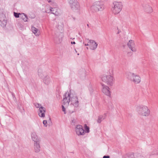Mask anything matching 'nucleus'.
Masks as SVG:
<instances>
[{"instance_id": "f257e3e1", "label": "nucleus", "mask_w": 158, "mask_h": 158, "mask_svg": "<svg viewBox=\"0 0 158 158\" xmlns=\"http://www.w3.org/2000/svg\"><path fill=\"white\" fill-rule=\"evenodd\" d=\"M64 98L63 100V103L64 105H68L69 104L70 101L71 102L70 105L71 107H74L73 110L69 109V112L71 114L73 112H75L76 111V108L78 107L79 102L77 96L76 95H71L69 94V92H66L65 94L64 95Z\"/></svg>"}, {"instance_id": "6e6552de", "label": "nucleus", "mask_w": 158, "mask_h": 158, "mask_svg": "<svg viewBox=\"0 0 158 158\" xmlns=\"http://www.w3.org/2000/svg\"><path fill=\"white\" fill-rule=\"evenodd\" d=\"M75 131L76 134L78 135H84L85 134V131L83 128L82 126L80 125H78L76 126Z\"/></svg>"}, {"instance_id": "4c0bfd02", "label": "nucleus", "mask_w": 158, "mask_h": 158, "mask_svg": "<svg viewBox=\"0 0 158 158\" xmlns=\"http://www.w3.org/2000/svg\"><path fill=\"white\" fill-rule=\"evenodd\" d=\"M85 46H88L89 45L88 44H85Z\"/></svg>"}, {"instance_id": "20e7f679", "label": "nucleus", "mask_w": 158, "mask_h": 158, "mask_svg": "<svg viewBox=\"0 0 158 158\" xmlns=\"http://www.w3.org/2000/svg\"><path fill=\"white\" fill-rule=\"evenodd\" d=\"M72 10L74 12H79L80 7L79 2L76 0H68Z\"/></svg>"}, {"instance_id": "393cba45", "label": "nucleus", "mask_w": 158, "mask_h": 158, "mask_svg": "<svg viewBox=\"0 0 158 158\" xmlns=\"http://www.w3.org/2000/svg\"><path fill=\"white\" fill-rule=\"evenodd\" d=\"M14 16L16 18H19V17H20V16L21 15V14H20V13H16L14 12Z\"/></svg>"}, {"instance_id": "dca6fc26", "label": "nucleus", "mask_w": 158, "mask_h": 158, "mask_svg": "<svg viewBox=\"0 0 158 158\" xmlns=\"http://www.w3.org/2000/svg\"><path fill=\"white\" fill-rule=\"evenodd\" d=\"M46 111L45 108L41 106L39 109L38 114L40 117H45V113Z\"/></svg>"}, {"instance_id": "9d476101", "label": "nucleus", "mask_w": 158, "mask_h": 158, "mask_svg": "<svg viewBox=\"0 0 158 158\" xmlns=\"http://www.w3.org/2000/svg\"><path fill=\"white\" fill-rule=\"evenodd\" d=\"M143 7L145 11L147 13H151L152 12V9L148 3L145 2L143 4Z\"/></svg>"}, {"instance_id": "aec40b11", "label": "nucleus", "mask_w": 158, "mask_h": 158, "mask_svg": "<svg viewBox=\"0 0 158 158\" xmlns=\"http://www.w3.org/2000/svg\"><path fill=\"white\" fill-rule=\"evenodd\" d=\"M31 29L33 32L36 36L40 35V32L39 30L33 26H32Z\"/></svg>"}, {"instance_id": "58836bf2", "label": "nucleus", "mask_w": 158, "mask_h": 158, "mask_svg": "<svg viewBox=\"0 0 158 158\" xmlns=\"http://www.w3.org/2000/svg\"><path fill=\"white\" fill-rule=\"evenodd\" d=\"M87 26L88 27H89V24H87Z\"/></svg>"}, {"instance_id": "e433bc0d", "label": "nucleus", "mask_w": 158, "mask_h": 158, "mask_svg": "<svg viewBox=\"0 0 158 158\" xmlns=\"http://www.w3.org/2000/svg\"><path fill=\"white\" fill-rule=\"evenodd\" d=\"M71 43H72V44H76L75 42L74 41H73V42H72Z\"/></svg>"}, {"instance_id": "ea45409f", "label": "nucleus", "mask_w": 158, "mask_h": 158, "mask_svg": "<svg viewBox=\"0 0 158 158\" xmlns=\"http://www.w3.org/2000/svg\"><path fill=\"white\" fill-rule=\"evenodd\" d=\"M119 33V32H118L117 34H118Z\"/></svg>"}, {"instance_id": "0eeeda50", "label": "nucleus", "mask_w": 158, "mask_h": 158, "mask_svg": "<svg viewBox=\"0 0 158 158\" xmlns=\"http://www.w3.org/2000/svg\"><path fill=\"white\" fill-rule=\"evenodd\" d=\"M128 78L135 84H138L141 81L140 77L134 73H130L128 75Z\"/></svg>"}, {"instance_id": "1a4fd4ad", "label": "nucleus", "mask_w": 158, "mask_h": 158, "mask_svg": "<svg viewBox=\"0 0 158 158\" xmlns=\"http://www.w3.org/2000/svg\"><path fill=\"white\" fill-rule=\"evenodd\" d=\"M55 37L54 38V41L56 44L60 43L63 38V35L61 33H57L55 34Z\"/></svg>"}, {"instance_id": "5701e85b", "label": "nucleus", "mask_w": 158, "mask_h": 158, "mask_svg": "<svg viewBox=\"0 0 158 158\" xmlns=\"http://www.w3.org/2000/svg\"><path fill=\"white\" fill-rule=\"evenodd\" d=\"M135 158H144L143 156L139 153L135 154Z\"/></svg>"}, {"instance_id": "c756f323", "label": "nucleus", "mask_w": 158, "mask_h": 158, "mask_svg": "<svg viewBox=\"0 0 158 158\" xmlns=\"http://www.w3.org/2000/svg\"><path fill=\"white\" fill-rule=\"evenodd\" d=\"M27 19L28 18L27 17V16L26 17V18H23V19L24 21L26 22L27 21Z\"/></svg>"}, {"instance_id": "b1692460", "label": "nucleus", "mask_w": 158, "mask_h": 158, "mask_svg": "<svg viewBox=\"0 0 158 158\" xmlns=\"http://www.w3.org/2000/svg\"><path fill=\"white\" fill-rule=\"evenodd\" d=\"M84 127L85 130V132L87 133H89V127L87 126V125L86 124H85Z\"/></svg>"}, {"instance_id": "2eb2a0df", "label": "nucleus", "mask_w": 158, "mask_h": 158, "mask_svg": "<svg viewBox=\"0 0 158 158\" xmlns=\"http://www.w3.org/2000/svg\"><path fill=\"white\" fill-rule=\"evenodd\" d=\"M88 43H90V49L92 50L95 49L97 47L98 44L93 40H89Z\"/></svg>"}, {"instance_id": "f3484780", "label": "nucleus", "mask_w": 158, "mask_h": 158, "mask_svg": "<svg viewBox=\"0 0 158 158\" xmlns=\"http://www.w3.org/2000/svg\"><path fill=\"white\" fill-rule=\"evenodd\" d=\"M31 136L32 139L34 141V142H39V141H40V139L38 138L35 133H32L31 134Z\"/></svg>"}, {"instance_id": "423d86ee", "label": "nucleus", "mask_w": 158, "mask_h": 158, "mask_svg": "<svg viewBox=\"0 0 158 158\" xmlns=\"http://www.w3.org/2000/svg\"><path fill=\"white\" fill-rule=\"evenodd\" d=\"M102 80L108 85L111 86L113 85V77L112 76L103 75L102 77Z\"/></svg>"}, {"instance_id": "412c9836", "label": "nucleus", "mask_w": 158, "mask_h": 158, "mask_svg": "<svg viewBox=\"0 0 158 158\" xmlns=\"http://www.w3.org/2000/svg\"><path fill=\"white\" fill-rule=\"evenodd\" d=\"M44 83L46 85H48L50 82V79L49 77L46 76L43 81Z\"/></svg>"}, {"instance_id": "72a5a7b5", "label": "nucleus", "mask_w": 158, "mask_h": 158, "mask_svg": "<svg viewBox=\"0 0 158 158\" xmlns=\"http://www.w3.org/2000/svg\"><path fill=\"white\" fill-rule=\"evenodd\" d=\"M127 54L129 56H131L132 54V53L131 52H128Z\"/></svg>"}, {"instance_id": "6ab92c4d", "label": "nucleus", "mask_w": 158, "mask_h": 158, "mask_svg": "<svg viewBox=\"0 0 158 158\" xmlns=\"http://www.w3.org/2000/svg\"><path fill=\"white\" fill-rule=\"evenodd\" d=\"M135 154L133 152L127 154L123 156V158H135Z\"/></svg>"}, {"instance_id": "79ce46f5", "label": "nucleus", "mask_w": 158, "mask_h": 158, "mask_svg": "<svg viewBox=\"0 0 158 158\" xmlns=\"http://www.w3.org/2000/svg\"><path fill=\"white\" fill-rule=\"evenodd\" d=\"M49 120H51V118H49Z\"/></svg>"}, {"instance_id": "f03ea898", "label": "nucleus", "mask_w": 158, "mask_h": 158, "mask_svg": "<svg viewBox=\"0 0 158 158\" xmlns=\"http://www.w3.org/2000/svg\"><path fill=\"white\" fill-rule=\"evenodd\" d=\"M104 9L103 2L102 1L95 2L91 7V9L93 12L102 11Z\"/></svg>"}, {"instance_id": "c85d7f7f", "label": "nucleus", "mask_w": 158, "mask_h": 158, "mask_svg": "<svg viewBox=\"0 0 158 158\" xmlns=\"http://www.w3.org/2000/svg\"><path fill=\"white\" fill-rule=\"evenodd\" d=\"M43 124L44 126H45L46 127L47 125H46L47 124V122L46 120H44L43 121Z\"/></svg>"}, {"instance_id": "a211bd4d", "label": "nucleus", "mask_w": 158, "mask_h": 158, "mask_svg": "<svg viewBox=\"0 0 158 158\" xmlns=\"http://www.w3.org/2000/svg\"><path fill=\"white\" fill-rule=\"evenodd\" d=\"M106 114H105L104 115H101L99 116L97 119V122L98 123H100L103 120L106 118Z\"/></svg>"}, {"instance_id": "473e14b6", "label": "nucleus", "mask_w": 158, "mask_h": 158, "mask_svg": "<svg viewBox=\"0 0 158 158\" xmlns=\"http://www.w3.org/2000/svg\"><path fill=\"white\" fill-rule=\"evenodd\" d=\"M103 158H110V156H104Z\"/></svg>"}, {"instance_id": "c9c22d12", "label": "nucleus", "mask_w": 158, "mask_h": 158, "mask_svg": "<svg viewBox=\"0 0 158 158\" xmlns=\"http://www.w3.org/2000/svg\"><path fill=\"white\" fill-rule=\"evenodd\" d=\"M2 20H4V19H2L1 17H0V23H2Z\"/></svg>"}, {"instance_id": "4468645a", "label": "nucleus", "mask_w": 158, "mask_h": 158, "mask_svg": "<svg viewBox=\"0 0 158 158\" xmlns=\"http://www.w3.org/2000/svg\"><path fill=\"white\" fill-rule=\"evenodd\" d=\"M49 10V12L46 11V12L47 13H49L50 12H51V13L53 14L56 16H58L60 15V13L59 12V10L56 7H51L50 8Z\"/></svg>"}, {"instance_id": "a878e982", "label": "nucleus", "mask_w": 158, "mask_h": 158, "mask_svg": "<svg viewBox=\"0 0 158 158\" xmlns=\"http://www.w3.org/2000/svg\"><path fill=\"white\" fill-rule=\"evenodd\" d=\"M34 105L36 106V107L37 108H40V107L41 106H42L41 104L37 103H35Z\"/></svg>"}, {"instance_id": "a19ab883", "label": "nucleus", "mask_w": 158, "mask_h": 158, "mask_svg": "<svg viewBox=\"0 0 158 158\" xmlns=\"http://www.w3.org/2000/svg\"><path fill=\"white\" fill-rule=\"evenodd\" d=\"M77 55H79V53H78V54H77Z\"/></svg>"}, {"instance_id": "cd10ccee", "label": "nucleus", "mask_w": 158, "mask_h": 158, "mask_svg": "<svg viewBox=\"0 0 158 158\" xmlns=\"http://www.w3.org/2000/svg\"><path fill=\"white\" fill-rule=\"evenodd\" d=\"M62 110L64 112V114H66L65 109L64 106L62 105Z\"/></svg>"}, {"instance_id": "39448f33", "label": "nucleus", "mask_w": 158, "mask_h": 158, "mask_svg": "<svg viewBox=\"0 0 158 158\" xmlns=\"http://www.w3.org/2000/svg\"><path fill=\"white\" fill-rule=\"evenodd\" d=\"M114 7L112 8V11L114 14H118L123 8L122 3L121 2H113Z\"/></svg>"}, {"instance_id": "4be33fe9", "label": "nucleus", "mask_w": 158, "mask_h": 158, "mask_svg": "<svg viewBox=\"0 0 158 158\" xmlns=\"http://www.w3.org/2000/svg\"><path fill=\"white\" fill-rule=\"evenodd\" d=\"M158 155V149L157 150L155 149L151 153V155Z\"/></svg>"}, {"instance_id": "f8f14e48", "label": "nucleus", "mask_w": 158, "mask_h": 158, "mask_svg": "<svg viewBox=\"0 0 158 158\" xmlns=\"http://www.w3.org/2000/svg\"><path fill=\"white\" fill-rule=\"evenodd\" d=\"M128 48L133 52L136 51V49L135 48V44L134 41L132 40H130L127 44Z\"/></svg>"}, {"instance_id": "7c9ffc66", "label": "nucleus", "mask_w": 158, "mask_h": 158, "mask_svg": "<svg viewBox=\"0 0 158 158\" xmlns=\"http://www.w3.org/2000/svg\"><path fill=\"white\" fill-rule=\"evenodd\" d=\"M27 19L28 18L27 17V16L26 17V18H23V19L24 21L26 22L27 21Z\"/></svg>"}, {"instance_id": "ddd939ff", "label": "nucleus", "mask_w": 158, "mask_h": 158, "mask_svg": "<svg viewBox=\"0 0 158 158\" xmlns=\"http://www.w3.org/2000/svg\"><path fill=\"white\" fill-rule=\"evenodd\" d=\"M40 141H39V142H34V150L35 152L36 153H38L40 151Z\"/></svg>"}, {"instance_id": "2f4dec72", "label": "nucleus", "mask_w": 158, "mask_h": 158, "mask_svg": "<svg viewBox=\"0 0 158 158\" xmlns=\"http://www.w3.org/2000/svg\"><path fill=\"white\" fill-rule=\"evenodd\" d=\"M48 2H49V3H50V4H52V3H53L52 2V0H47Z\"/></svg>"}, {"instance_id": "f704fd0d", "label": "nucleus", "mask_w": 158, "mask_h": 158, "mask_svg": "<svg viewBox=\"0 0 158 158\" xmlns=\"http://www.w3.org/2000/svg\"><path fill=\"white\" fill-rule=\"evenodd\" d=\"M40 71H41V70H38V75H39V76H41L40 72Z\"/></svg>"}, {"instance_id": "7ed1b4c3", "label": "nucleus", "mask_w": 158, "mask_h": 158, "mask_svg": "<svg viewBox=\"0 0 158 158\" xmlns=\"http://www.w3.org/2000/svg\"><path fill=\"white\" fill-rule=\"evenodd\" d=\"M137 110L139 114L142 116H148L150 114V111L148 107L145 106H138Z\"/></svg>"}, {"instance_id": "9b49d317", "label": "nucleus", "mask_w": 158, "mask_h": 158, "mask_svg": "<svg viewBox=\"0 0 158 158\" xmlns=\"http://www.w3.org/2000/svg\"><path fill=\"white\" fill-rule=\"evenodd\" d=\"M102 91L106 95L110 96V88L106 85L102 84Z\"/></svg>"}, {"instance_id": "bb28decb", "label": "nucleus", "mask_w": 158, "mask_h": 158, "mask_svg": "<svg viewBox=\"0 0 158 158\" xmlns=\"http://www.w3.org/2000/svg\"><path fill=\"white\" fill-rule=\"evenodd\" d=\"M27 16L24 13H22L21 14V15L20 16V17L22 19H23L24 18H26V17Z\"/></svg>"}]
</instances>
